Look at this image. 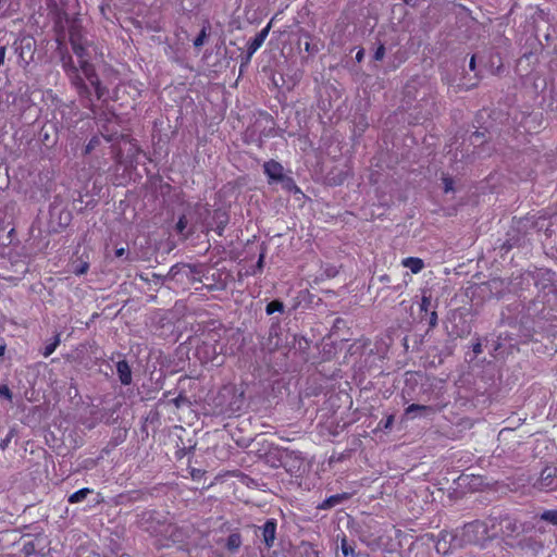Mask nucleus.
<instances>
[{
	"instance_id": "nucleus-26",
	"label": "nucleus",
	"mask_w": 557,
	"mask_h": 557,
	"mask_svg": "<svg viewBox=\"0 0 557 557\" xmlns=\"http://www.w3.org/2000/svg\"><path fill=\"white\" fill-rule=\"evenodd\" d=\"M343 536L341 539V549L343 555L346 557L348 556V540L346 539V535L344 532H342Z\"/></svg>"
},
{
	"instance_id": "nucleus-11",
	"label": "nucleus",
	"mask_w": 557,
	"mask_h": 557,
	"mask_svg": "<svg viewBox=\"0 0 557 557\" xmlns=\"http://www.w3.org/2000/svg\"><path fill=\"white\" fill-rule=\"evenodd\" d=\"M430 412H433V409L431 407L418 405V404H412V405L408 406L405 410V414L408 418H414L418 414L422 416V414H428Z\"/></svg>"
},
{
	"instance_id": "nucleus-13",
	"label": "nucleus",
	"mask_w": 557,
	"mask_h": 557,
	"mask_svg": "<svg viewBox=\"0 0 557 557\" xmlns=\"http://www.w3.org/2000/svg\"><path fill=\"white\" fill-rule=\"evenodd\" d=\"M101 145H102V140L99 136H92L89 141L87 143V145L85 146V149H84V154L87 156V154H91L92 152L99 150L102 152V149H101Z\"/></svg>"
},
{
	"instance_id": "nucleus-29",
	"label": "nucleus",
	"mask_w": 557,
	"mask_h": 557,
	"mask_svg": "<svg viewBox=\"0 0 557 557\" xmlns=\"http://www.w3.org/2000/svg\"><path fill=\"white\" fill-rule=\"evenodd\" d=\"M384 54H385V47L383 45H380L374 52V59L376 61H380L384 58Z\"/></svg>"
},
{
	"instance_id": "nucleus-17",
	"label": "nucleus",
	"mask_w": 557,
	"mask_h": 557,
	"mask_svg": "<svg viewBox=\"0 0 557 557\" xmlns=\"http://www.w3.org/2000/svg\"><path fill=\"white\" fill-rule=\"evenodd\" d=\"M60 343H61L60 334L58 333L52 338V341L45 346L44 351H42V356L45 358H47L50 355H52L55 351V349L58 348V346L60 345Z\"/></svg>"
},
{
	"instance_id": "nucleus-40",
	"label": "nucleus",
	"mask_w": 557,
	"mask_h": 557,
	"mask_svg": "<svg viewBox=\"0 0 557 557\" xmlns=\"http://www.w3.org/2000/svg\"><path fill=\"white\" fill-rule=\"evenodd\" d=\"M337 520H338V527H339V525H341V522L344 520V517L338 516Z\"/></svg>"
},
{
	"instance_id": "nucleus-19",
	"label": "nucleus",
	"mask_w": 557,
	"mask_h": 557,
	"mask_svg": "<svg viewBox=\"0 0 557 557\" xmlns=\"http://www.w3.org/2000/svg\"><path fill=\"white\" fill-rule=\"evenodd\" d=\"M283 310H284V305L281 300H277V299L270 301L265 307V312L269 315H271L275 312H283Z\"/></svg>"
},
{
	"instance_id": "nucleus-20",
	"label": "nucleus",
	"mask_w": 557,
	"mask_h": 557,
	"mask_svg": "<svg viewBox=\"0 0 557 557\" xmlns=\"http://www.w3.org/2000/svg\"><path fill=\"white\" fill-rule=\"evenodd\" d=\"M280 182L282 183L283 188L286 189L287 191H295V193L300 191V189L296 185L294 178H292L289 176H284V180H281Z\"/></svg>"
},
{
	"instance_id": "nucleus-24",
	"label": "nucleus",
	"mask_w": 557,
	"mask_h": 557,
	"mask_svg": "<svg viewBox=\"0 0 557 557\" xmlns=\"http://www.w3.org/2000/svg\"><path fill=\"white\" fill-rule=\"evenodd\" d=\"M187 227V219L185 215L180 216L178 221L176 222V231L178 233H183L184 230Z\"/></svg>"
},
{
	"instance_id": "nucleus-37",
	"label": "nucleus",
	"mask_w": 557,
	"mask_h": 557,
	"mask_svg": "<svg viewBox=\"0 0 557 557\" xmlns=\"http://www.w3.org/2000/svg\"><path fill=\"white\" fill-rule=\"evenodd\" d=\"M5 351V345H0V357L4 355Z\"/></svg>"
},
{
	"instance_id": "nucleus-22",
	"label": "nucleus",
	"mask_w": 557,
	"mask_h": 557,
	"mask_svg": "<svg viewBox=\"0 0 557 557\" xmlns=\"http://www.w3.org/2000/svg\"><path fill=\"white\" fill-rule=\"evenodd\" d=\"M541 519L554 525H557V510H545L541 515Z\"/></svg>"
},
{
	"instance_id": "nucleus-33",
	"label": "nucleus",
	"mask_w": 557,
	"mask_h": 557,
	"mask_svg": "<svg viewBox=\"0 0 557 557\" xmlns=\"http://www.w3.org/2000/svg\"><path fill=\"white\" fill-rule=\"evenodd\" d=\"M190 473H191V478L193 479H199L200 474H201V471L198 470V469H193Z\"/></svg>"
},
{
	"instance_id": "nucleus-30",
	"label": "nucleus",
	"mask_w": 557,
	"mask_h": 557,
	"mask_svg": "<svg viewBox=\"0 0 557 557\" xmlns=\"http://www.w3.org/2000/svg\"><path fill=\"white\" fill-rule=\"evenodd\" d=\"M437 324V313L432 311L430 314V326L434 327Z\"/></svg>"
},
{
	"instance_id": "nucleus-12",
	"label": "nucleus",
	"mask_w": 557,
	"mask_h": 557,
	"mask_svg": "<svg viewBox=\"0 0 557 557\" xmlns=\"http://www.w3.org/2000/svg\"><path fill=\"white\" fill-rule=\"evenodd\" d=\"M401 263L405 268L409 269L413 274L419 273L424 267V263L420 258L413 257L405 258Z\"/></svg>"
},
{
	"instance_id": "nucleus-9",
	"label": "nucleus",
	"mask_w": 557,
	"mask_h": 557,
	"mask_svg": "<svg viewBox=\"0 0 557 557\" xmlns=\"http://www.w3.org/2000/svg\"><path fill=\"white\" fill-rule=\"evenodd\" d=\"M196 354L198 358L201 360V362H209L213 361L215 358V348L209 347L208 345L203 344L202 346H198L196 349Z\"/></svg>"
},
{
	"instance_id": "nucleus-32",
	"label": "nucleus",
	"mask_w": 557,
	"mask_h": 557,
	"mask_svg": "<svg viewBox=\"0 0 557 557\" xmlns=\"http://www.w3.org/2000/svg\"><path fill=\"white\" fill-rule=\"evenodd\" d=\"M126 253V249L124 247L117 248L114 251L116 258L123 257Z\"/></svg>"
},
{
	"instance_id": "nucleus-25",
	"label": "nucleus",
	"mask_w": 557,
	"mask_h": 557,
	"mask_svg": "<svg viewBox=\"0 0 557 557\" xmlns=\"http://www.w3.org/2000/svg\"><path fill=\"white\" fill-rule=\"evenodd\" d=\"M0 396L4 397L8 400L12 399V392L7 384L0 385Z\"/></svg>"
},
{
	"instance_id": "nucleus-28",
	"label": "nucleus",
	"mask_w": 557,
	"mask_h": 557,
	"mask_svg": "<svg viewBox=\"0 0 557 557\" xmlns=\"http://www.w3.org/2000/svg\"><path fill=\"white\" fill-rule=\"evenodd\" d=\"M443 183H444L445 193H449V191L454 190V182L450 177H444Z\"/></svg>"
},
{
	"instance_id": "nucleus-23",
	"label": "nucleus",
	"mask_w": 557,
	"mask_h": 557,
	"mask_svg": "<svg viewBox=\"0 0 557 557\" xmlns=\"http://www.w3.org/2000/svg\"><path fill=\"white\" fill-rule=\"evenodd\" d=\"M431 306V296L423 295L420 304V310L428 312L429 308Z\"/></svg>"
},
{
	"instance_id": "nucleus-16",
	"label": "nucleus",
	"mask_w": 557,
	"mask_h": 557,
	"mask_svg": "<svg viewBox=\"0 0 557 557\" xmlns=\"http://www.w3.org/2000/svg\"><path fill=\"white\" fill-rule=\"evenodd\" d=\"M240 545H242V536L239 533H237V532L231 533L227 536L225 546L228 550H236L240 547Z\"/></svg>"
},
{
	"instance_id": "nucleus-15",
	"label": "nucleus",
	"mask_w": 557,
	"mask_h": 557,
	"mask_svg": "<svg viewBox=\"0 0 557 557\" xmlns=\"http://www.w3.org/2000/svg\"><path fill=\"white\" fill-rule=\"evenodd\" d=\"M127 88L134 90V92H135L134 94V98L140 96V90L138 89L136 84L133 83V82H127V83H121V84H119L115 87V89H114V99L117 100L120 98V96H119L120 91L121 90H126Z\"/></svg>"
},
{
	"instance_id": "nucleus-4",
	"label": "nucleus",
	"mask_w": 557,
	"mask_h": 557,
	"mask_svg": "<svg viewBox=\"0 0 557 557\" xmlns=\"http://www.w3.org/2000/svg\"><path fill=\"white\" fill-rule=\"evenodd\" d=\"M101 137L108 144L114 139L119 134L117 116L111 113L106 120V123L100 125Z\"/></svg>"
},
{
	"instance_id": "nucleus-8",
	"label": "nucleus",
	"mask_w": 557,
	"mask_h": 557,
	"mask_svg": "<svg viewBox=\"0 0 557 557\" xmlns=\"http://www.w3.org/2000/svg\"><path fill=\"white\" fill-rule=\"evenodd\" d=\"M116 372L123 385H129L132 383V370L126 360H120L116 363Z\"/></svg>"
},
{
	"instance_id": "nucleus-39",
	"label": "nucleus",
	"mask_w": 557,
	"mask_h": 557,
	"mask_svg": "<svg viewBox=\"0 0 557 557\" xmlns=\"http://www.w3.org/2000/svg\"><path fill=\"white\" fill-rule=\"evenodd\" d=\"M392 421H393V417H389V418L387 419V421H386V426H388V425L392 423Z\"/></svg>"
},
{
	"instance_id": "nucleus-10",
	"label": "nucleus",
	"mask_w": 557,
	"mask_h": 557,
	"mask_svg": "<svg viewBox=\"0 0 557 557\" xmlns=\"http://www.w3.org/2000/svg\"><path fill=\"white\" fill-rule=\"evenodd\" d=\"M346 498H347V493L335 494V495H332V496L327 497L326 499H324L320 505H318L317 508L326 510V509L337 506Z\"/></svg>"
},
{
	"instance_id": "nucleus-18",
	"label": "nucleus",
	"mask_w": 557,
	"mask_h": 557,
	"mask_svg": "<svg viewBox=\"0 0 557 557\" xmlns=\"http://www.w3.org/2000/svg\"><path fill=\"white\" fill-rule=\"evenodd\" d=\"M210 29V24L207 22L206 25L202 26L200 33L197 35V37L194 39V46L196 48H199L203 46L206 38L208 36V32Z\"/></svg>"
},
{
	"instance_id": "nucleus-1",
	"label": "nucleus",
	"mask_w": 557,
	"mask_h": 557,
	"mask_svg": "<svg viewBox=\"0 0 557 557\" xmlns=\"http://www.w3.org/2000/svg\"><path fill=\"white\" fill-rule=\"evenodd\" d=\"M70 41L73 52L78 58L79 66L75 65L71 55H67L62 58V67L71 84L75 87L78 96L84 101V107H91V92L85 79L94 87L98 100H104L109 91L108 88L101 84L94 64L87 60L88 53L85 46L78 42L73 35Z\"/></svg>"
},
{
	"instance_id": "nucleus-35",
	"label": "nucleus",
	"mask_w": 557,
	"mask_h": 557,
	"mask_svg": "<svg viewBox=\"0 0 557 557\" xmlns=\"http://www.w3.org/2000/svg\"><path fill=\"white\" fill-rule=\"evenodd\" d=\"M362 57H363V50H359L356 54V59L357 61H361L362 60Z\"/></svg>"
},
{
	"instance_id": "nucleus-6",
	"label": "nucleus",
	"mask_w": 557,
	"mask_h": 557,
	"mask_svg": "<svg viewBox=\"0 0 557 557\" xmlns=\"http://www.w3.org/2000/svg\"><path fill=\"white\" fill-rule=\"evenodd\" d=\"M263 172L268 176L270 184L280 182L281 180H284L285 176L283 165L275 160L264 162Z\"/></svg>"
},
{
	"instance_id": "nucleus-5",
	"label": "nucleus",
	"mask_w": 557,
	"mask_h": 557,
	"mask_svg": "<svg viewBox=\"0 0 557 557\" xmlns=\"http://www.w3.org/2000/svg\"><path fill=\"white\" fill-rule=\"evenodd\" d=\"M277 522L275 519H268L262 527H259L260 535L267 548H271L274 545L276 537Z\"/></svg>"
},
{
	"instance_id": "nucleus-36",
	"label": "nucleus",
	"mask_w": 557,
	"mask_h": 557,
	"mask_svg": "<svg viewBox=\"0 0 557 557\" xmlns=\"http://www.w3.org/2000/svg\"><path fill=\"white\" fill-rule=\"evenodd\" d=\"M474 352L475 354H480L481 352V345L480 344H476L473 348Z\"/></svg>"
},
{
	"instance_id": "nucleus-38",
	"label": "nucleus",
	"mask_w": 557,
	"mask_h": 557,
	"mask_svg": "<svg viewBox=\"0 0 557 557\" xmlns=\"http://www.w3.org/2000/svg\"><path fill=\"white\" fill-rule=\"evenodd\" d=\"M223 230H224V226H218V234L222 235Z\"/></svg>"
},
{
	"instance_id": "nucleus-3",
	"label": "nucleus",
	"mask_w": 557,
	"mask_h": 557,
	"mask_svg": "<svg viewBox=\"0 0 557 557\" xmlns=\"http://www.w3.org/2000/svg\"><path fill=\"white\" fill-rule=\"evenodd\" d=\"M540 491H553L557 488L556 469L546 467L542 470L540 478L534 483Z\"/></svg>"
},
{
	"instance_id": "nucleus-2",
	"label": "nucleus",
	"mask_w": 557,
	"mask_h": 557,
	"mask_svg": "<svg viewBox=\"0 0 557 557\" xmlns=\"http://www.w3.org/2000/svg\"><path fill=\"white\" fill-rule=\"evenodd\" d=\"M350 355L360 356L359 369L370 368L375 360L373 348L368 339H358L350 345Z\"/></svg>"
},
{
	"instance_id": "nucleus-14",
	"label": "nucleus",
	"mask_w": 557,
	"mask_h": 557,
	"mask_svg": "<svg viewBox=\"0 0 557 557\" xmlns=\"http://www.w3.org/2000/svg\"><path fill=\"white\" fill-rule=\"evenodd\" d=\"M92 493V490L89 487H83L73 494H71L67 498V502L70 504H77L79 502H83L89 494Z\"/></svg>"
},
{
	"instance_id": "nucleus-34",
	"label": "nucleus",
	"mask_w": 557,
	"mask_h": 557,
	"mask_svg": "<svg viewBox=\"0 0 557 557\" xmlns=\"http://www.w3.org/2000/svg\"><path fill=\"white\" fill-rule=\"evenodd\" d=\"M469 67H470L471 71L475 70V57L474 55H472L471 59H470Z\"/></svg>"
},
{
	"instance_id": "nucleus-27",
	"label": "nucleus",
	"mask_w": 557,
	"mask_h": 557,
	"mask_svg": "<svg viewBox=\"0 0 557 557\" xmlns=\"http://www.w3.org/2000/svg\"><path fill=\"white\" fill-rule=\"evenodd\" d=\"M264 267V253H260L259 259L256 264V270H253L252 274L262 272Z\"/></svg>"
},
{
	"instance_id": "nucleus-41",
	"label": "nucleus",
	"mask_w": 557,
	"mask_h": 557,
	"mask_svg": "<svg viewBox=\"0 0 557 557\" xmlns=\"http://www.w3.org/2000/svg\"><path fill=\"white\" fill-rule=\"evenodd\" d=\"M405 3L409 4L411 0H404Z\"/></svg>"
},
{
	"instance_id": "nucleus-21",
	"label": "nucleus",
	"mask_w": 557,
	"mask_h": 557,
	"mask_svg": "<svg viewBox=\"0 0 557 557\" xmlns=\"http://www.w3.org/2000/svg\"><path fill=\"white\" fill-rule=\"evenodd\" d=\"M89 270V263L87 261H81L76 264H74L72 272L75 275H83L86 274Z\"/></svg>"
},
{
	"instance_id": "nucleus-31",
	"label": "nucleus",
	"mask_w": 557,
	"mask_h": 557,
	"mask_svg": "<svg viewBox=\"0 0 557 557\" xmlns=\"http://www.w3.org/2000/svg\"><path fill=\"white\" fill-rule=\"evenodd\" d=\"M5 53H7V47L1 46L0 47V66L4 63Z\"/></svg>"
},
{
	"instance_id": "nucleus-7",
	"label": "nucleus",
	"mask_w": 557,
	"mask_h": 557,
	"mask_svg": "<svg viewBox=\"0 0 557 557\" xmlns=\"http://www.w3.org/2000/svg\"><path fill=\"white\" fill-rule=\"evenodd\" d=\"M271 28V23H269L264 28H262L259 33L256 34L253 38H251L247 44V53L248 58H250L264 42L267 39L269 32Z\"/></svg>"
}]
</instances>
